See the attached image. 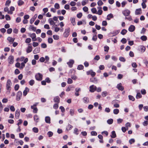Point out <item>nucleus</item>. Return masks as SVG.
<instances>
[{
    "mask_svg": "<svg viewBox=\"0 0 148 148\" xmlns=\"http://www.w3.org/2000/svg\"><path fill=\"white\" fill-rule=\"evenodd\" d=\"M12 83L11 80L8 79L7 80L6 84V88L8 90V94L10 93V90L11 86L12 85Z\"/></svg>",
    "mask_w": 148,
    "mask_h": 148,
    "instance_id": "f257e3e1",
    "label": "nucleus"
},
{
    "mask_svg": "<svg viewBox=\"0 0 148 148\" xmlns=\"http://www.w3.org/2000/svg\"><path fill=\"white\" fill-rule=\"evenodd\" d=\"M123 14L125 16H128L129 15L130 13V11L128 9H125L122 12Z\"/></svg>",
    "mask_w": 148,
    "mask_h": 148,
    "instance_id": "f03ea898",
    "label": "nucleus"
},
{
    "mask_svg": "<svg viewBox=\"0 0 148 148\" xmlns=\"http://www.w3.org/2000/svg\"><path fill=\"white\" fill-rule=\"evenodd\" d=\"M42 75L41 74L39 73L36 74L35 75L36 79L37 80H41L42 79Z\"/></svg>",
    "mask_w": 148,
    "mask_h": 148,
    "instance_id": "7ed1b4c3",
    "label": "nucleus"
},
{
    "mask_svg": "<svg viewBox=\"0 0 148 148\" xmlns=\"http://www.w3.org/2000/svg\"><path fill=\"white\" fill-rule=\"evenodd\" d=\"M22 94L21 92L20 91H19L18 92L16 95V100L18 101L20 100L22 97Z\"/></svg>",
    "mask_w": 148,
    "mask_h": 148,
    "instance_id": "20e7f679",
    "label": "nucleus"
},
{
    "mask_svg": "<svg viewBox=\"0 0 148 148\" xmlns=\"http://www.w3.org/2000/svg\"><path fill=\"white\" fill-rule=\"evenodd\" d=\"M38 104V103H36L35 104L31 106V108L33 110V112L34 113H36L38 111V109L36 106Z\"/></svg>",
    "mask_w": 148,
    "mask_h": 148,
    "instance_id": "39448f33",
    "label": "nucleus"
},
{
    "mask_svg": "<svg viewBox=\"0 0 148 148\" xmlns=\"http://www.w3.org/2000/svg\"><path fill=\"white\" fill-rule=\"evenodd\" d=\"M70 29L69 28H68L65 30V32L64 34V36L65 37H66L68 36L69 34V32Z\"/></svg>",
    "mask_w": 148,
    "mask_h": 148,
    "instance_id": "423d86ee",
    "label": "nucleus"
},
{
    "mask_svg": "<svg viewBox=\"0 0 148 148\" xmlns=\"http://www.w3.org/2000/svg\"><path fill=\"white\" fill-rule=\"evenodd\" d=\"M142 14L141 9L140 8L137 9L135 11V14L136 15H140Z\"/></svg>",
    "mask_w": 148,
    "mask_h": 148,
    "instance_id": "0eeeda50",
    "label": "nucleus"
},
{
    "mask_svg": "<svg viewBox=\"0 0 148 148\" xmlns=\"http://www.w3.org/2000/svg\"><path fill=\"white\" fill-rule=\"evenodd\" d=\"M90 91L91 92H93L96 90L97 87L94 85H92L90 86Z\"/></svg>",
    "mask_w": 148,
    "mask_h": 148,
    "instance_id": "6e6552de",
    "label": "nucleus"
},
{
    "mask_svg": "<svg viewBox=\"0 0 148 148\" xmlns=\"http://www.w3.org/2000/svg\"><path fill=\"white\" fill-rule=\"evenodd\" d=\"M8 60L10 64H12L14 62V57L12 56H9Z\"/></svg>",
    "mask_w": 148,
    "mask_h": 148,
    "instance_id": "1a4fd4ad",
    "label": "nucleus"
},
{
    "mask_svg": "<svg viewBox=\"0 0 148 148\" xmlns=\"http://www.w3.org/2000/svg\"><path fill=\"white\" fill-rule=\"evenodd\" d=\"M32 50V45H31L30 44H29V45L26 50L27 52V53H29L31 52Z\"/></svg>",
    "mask_w": 148,
    "mask_h": 148,
    "instance_id": "9d476101",
    "label": "nucleus"
},
{
    "mask_svg": "<svg viewBox=\"0 0 148 148\" xmlns=\"http://www.w3.org/2000/svg\"><path fill=\"white\" fill-rule=\"evenodd\" d=\"M97 9H98V11H97V14H98V15H101L103 12V11L102 10V8L101 7H98L97 8Z\"/></svg>",
    "mask_w": 148,
    "mask_h": 148,
    "instance_id": "9b49d317",
    "label": "nucleus"
},
{
    "mask_svg": "<svg viewBox=\"0 0 148 148\" xmlns=\"http://www.w3.org/2000/svg\"><path fill=\"white\" fill-rule=\"evenodd\" d=\"M117 88L119 90L121 91L123 90L124 89V87L122 86V84L121 83L117 84Z\"/></svg>",
    "mask_w": 148,
    "mask_h": 148,
    "instance_id": "f8f14e48",
    "label": "nucleus"
},
{
    "mask_svg": "<svg viewBox=\"0 0 148 148\" xmlns=\"http://www.w3.org/2000/svg\"><path fill=\"white\" fill-rule=\"evenodd\" d=\"M87 75H89L90 74L92 77H94L96 73L95 72L93 71H92L90 70L87 72Z\"/></svg>",
    "mask_w": 148,
    "mask_h": 148,
    "instance_id": "ddd939ff",
    "label": "nucleus"
},
{
    "mask_svg": "<svg viewBox=\"0 0 148 148\" xmlns=\"http://www.w3.org/2000/svg\"><path fill=\"white\" fill-rule=\"evenodd\" d=\"M29 89L27 87L25 88V90L23 92V95L24 96H25L27 94V92L29 91Z\"/></svg>",
    "mask_w": 148,
    "mask_h": 148,
    "instance_id": "4468645a",
    "label": "nucleus"
},
{
    "mask_svg": "<svg viewBox=\"0 0 148 148\" xmlns=\"http://www.w3.org/2000/svg\"><path fill=\"white\" fill-rule=\"evenodd\" d=\"M135 29V27L133 25H131L129 28V30L130 32H133Z\"/></svg>",
    "mask_w": 148,
    "mask_h": 148,
    "instance_id": "2eb2a0df",
    "label": "nucleus"
},
{
    "mask_svg": "<svg viewBox=\"0 0 148 148\" xmlns=\"http://www.w3.org/2000/svg\"><path fill=\"white\" fill-rule=\"evenodd\" d=\"M40 51V48L39 47H36L33 51V53L34 54L39 53Z\"/></svg>",
    "mask_w": 148,
    "mask_h": 148,
    "instance_id": "dca6fc26",
    "label": "nucleus"
},
{
    "mask_svg": "<svg viewBox=\"0 0 148 148\" xmlns=\"http://www.w3.org/2000/svg\"><path fill=\"white\" fill-rule=\"evenodd\" d=\"M75 95L76 96H78L79 95V92L81 91V89L80 88H76L75 89Z\"/></svg>",
    "mask_w": 148,
    "mask_h": 148,
    "instance_id": "f3484780",
    "label": "nucleus"
},
{
    "mask_svg": "<svg viewBox=\"0 0 148 148\" xmlns=\"http://www.w3.org/2000/svg\"><path fill=\"white\" fill-rule=\"evenodd\" d=\"M69 114L71 116H73L75 114V110L73 109H70L69 110Z\"/></svg>",
    "mask_w": 148,
    "mask_h": 148,
    "instance_id": "a211bd4d",
    "label": "nucleus"
},
{
    "mask_svg": "<svg viewBox=\"0 0 148 148\" xmlns=\"http://www.w3.org/2000/svg\"><path fill=\"white\" fill-rule=\"evenodd\" d=\"M74 62V61L73 60H70L67 63V64L70 67H72V65Z\"/></svg>",
    "mask_w": 148,
    "mask_h": 148,
    "instance_id": "6ab92c4d",
    "label": "nucleus"
},
{
    "mask_svg": "<svg viewBox=\"0 0 148 148\" xmlns=\"http://www.w3.org/2000/svg\"><path fill=\"white\" fill-rule=\"evenodd\" d=\"M20 111L19 110L16 111L15 113V117L17 119H18L20 116Z\"/></svg>",
    "mask_w": 148,
    "mask_h": 148,
    "instance_id": "aec40b11",
    "label": "nucleus"
},
{
    "mask_svg": "<svg viewBox=\"0 0 148 148\" xmlns=\"http://www.w3.org/2000/svg\"><path fill=\"white\" fill-rule=\"evenodd\" d=\"M14 10V7L11 6L10 8V10L8 12V13L10 14H12V12Z\"/></svg>",
    "mask_w": 148,
    "mask_h": 148,
    "instance_id": "412c9836",
    "label": "nucleus"
},
{
    "mask_svg": "<svg viewBox=\"0 0 148 148\" xmlns=\"http://www.w3.org/2000/svg\"><path fill=\"white\" fill-rule=\"evenodd\" d=\"M110 136L112 138H114L116 137V135L115 131H113L112 132Z\"/></svg>",
    "mask_w": 148,
    "mask_h": 148,
    "instance_id": "4be33fe9",
    "label": "nucleus"
},
{
    "mask_svg": "<svg viewBox=\"0 0 148 148\" xmlns=\"http://www.w3.org/2000/svg\"><path fill=\"white\" fill-rule=\"evenodd\" d=\"M45 121L46 123H50V118L49 117L47 116L45 118Z\"/></svg>",
    "mask_w": 148,
    "mask_h": 148,
    "instance_id": "5701e85b",
    "label": "nucleus"
},
{
    "mask_svg": "<svg viewBox=\"0 0 148 148\" xmlns=\"http://www.w3.org/2000/svg\"><path fill=\"white\" fill-rule=\"evenodd\" d=\"M37 16V14H35L34 16L30 20V23L31 24H32L35 20L36 16Z\"/></svg>",
    "mask_w": 148,
    "mask_h": 148,
    "instance_id": "b1692460",
    "label": "nucleus"
},
{
    "mask_svg": "<svg viewBox=\"0 0 148 148\" xmlns=\"http://www.w3.org/2000/svg\"><path fill=\"white\" fill-rule=\"evenodd\" d=\"M7 39L9 42L12 43L14 41V38L9 37Z\"/></svg>",
    "mask_w": 148,
    "mask_h": 148,
    "instance_id": "393cba45",
    "label": "nucleus"
},
{
    "mask_svg": "<svg viewBox=\"0 0 148 148\" xmlns=\"http://www.w3.org/2000/svg\"><path fill=\"white\" fill-rule=\"evenodd\" d=\"M113 15L111 13L107 15V19L108 20H110L111 18H113Z\"/></svg>",
    "mask_w": 148,
    "mask_h": 148,
    "instance_id": "a878e982",
    "label": "nucleus"
},
{
    "mask_svg": "<svg viewBox=\"0 0 148 148\" xmlns=\"http://www.w3.org/2000/svg\"><path fill=\"white\" fill-rule=\"evenodd\" d=\"M54 100L55 102L59 103L60 102V98L59 97H56L54 98Z\"/></svg>",
    "mask_w": 148,
    "mask_h": 148,
    "instance_id": "bb28decb",
    "label": "nucleus"
},
{
    "mask_svg": "<svg viewBox=\"0 0 148 148\" xmlns=\"http://www.w3.org/2000/svg\"><path fill=\"white\" fill-rule=\"evenodd\" d=\"M88 2V0H83L82 2V4L83 6L86 5L87 3Z\"/></svg>",
    "mask_w": 148,
    "mask_h": 148,
    "instance_id": "cd10ccee",
    "label": "nucleus"
},
{
    "mask_svg": "<svg viewBox=\"0 0 148 148\" xmlns=\"http://www.w3.org/2000/svg\"><path fill=\"white\" fill-rule=\"evenodd\" d=\"M83 101L85 103H87L89 101L88 98L87 97H84L83 99Z\"/></svg>",
    "mask_w": 148,
    "mask_h": 148,
    "instance_id": "c85d7f7f",
    "label": "nucleus"
},
{
    "mask_svg": "<svg viewBox=\"0 0 148 148\" xmlns=\"http://www.w3.org/2000/svg\"><path fill=\"white\" fill-rule=\"evenodd\" d=\"M71 23L73 25H74L75 24V19L73 18H71Z\"/></svg>",
    "mask_w": 148,
    "mask_h": 148,
    "instance_id": "c756f323",
    "label": "nucleus"
},
{
    "mask_svg": "<svg viewBox=\"0 0 148 148\" xmlns=\"http://www.w3.org/2000/svg\"><path fill=\"white\" fill-rule=\"evenodd\" d=\"M141 52H143L145 51V48L143 46H140L139 47Z\"/></svg>",
    "mask_w": 148,
    "mask_h": 148,
    "instance_id": "7c9ffc66",
    "label": "nucleus"
},
{
    "mask_svg": "<svg viewBox=\"0 0 148 148\" xmlns=\"http://www.w3.org/2000/svg\"><path fill=\"white\" fill-rule=\"evenodd\" d=\"M91 11L92 13L97 14V11L95 8H92L91 9Z\"/></svg>",
    "mask_w": 148,
    "mask_h": 148,
    "instance_id": "2f4dec72",
    "label": "nucleus"
},
{
    "mask_svg": "<svg viewBox=\"0 0 148 148\" xmlns=\"http://www.w3.org/2000/svg\"><path fill=\"white\" fill-rule=\"evenodd\" d=\"M73 126L69 124H68L66 127V130H71Z\"/></svg>",
    "mask_w": 148,
    "mask_h": 148,
    "instance_id": "473e14b6",
    "label": "nucleus"
},
{
    "mask_svg": "<svg viewBox=\"0 0 148 148\" xmlns=\"http://www.w3.org/2000/svg\"><path fill=\"white\" fill-rule=\"evenodd\" d=\"M131 124L130 123L127 122L125 124L126 128L128 130V127H131Z\"/></svg>",
    "mask_w": 148,
    "mask_h": 148,
    "instance_id": "72a5a7b5",
    "label": "nucleus"
},
{
    "mask_svg": "<svg viewBox=\"0 0 148 148\" xmlns=\"http://www.w3.org/2000/svg\"><path fill=\"white\" fill-rule=\"evenodd\" d=\"M24 3L23 1L21 0H19L18 1V4L19 6H21L23 5Z\"/></svg>",
    "mask_w": 148,
    "mask_h": 148,
    "instance_id": "f704fd0d",
    "label": "nucleus"
},
{
    "mask_svg": "<svg viewBox=\"0 0 148 148\" xmlns=\"http://www.w3.org/2000/svg\"><path fill=\"white\" fill-rule=\"evenodd\" d=\"M49 21L50 24L51 25H53L55 24L54 22L51 18L49 19Z\"/></svg>",
    "mask_w": 148,
    "mask_h": 148,
    "instance_id": "c9c22d12",
    "label": "nucleus"
},
{
    "mask_svg": "<svg viewBox=\"0 0 148 148\" xmlns=\"http://www.w3.org/2000/svg\"><path fill=\"white\" fill-rule=\"evenodd\" d=\"M113 119H108L107 121V122L108 123V124H112L113 123Z\"/></svg>",
    "mask_w": 148,
    "mask_h": 148,
    "instance_id": "e433bc0d",
    "label": "nucleus"
},
{
    "mask_svg": "<svg viewBox=\"0 0 148 148\" xmlns=\"http://www.w3.org/2000/svg\"><path fill=\"white\" fill-rule=\"evenodd\" d=\"M140 38L143 41H146L147 40V37L145 36H141Z\"/></svg>",
    "mask_w": 148,
    "mask_h": 148,
    "instance_id": "4c0bfd02",
    "label": "nucleus"
},
{
    "mask_svg": "<svg viewBox=\"0 0 148 148\" xmlns=\"http://www.w3.org/2000/svg\"><path fill=\"white\" fill-rule=\"evenodd\" d=\"M143 2L141 4V5L142 7V8L143 9H145L146 7V5L144 2V0H143Z\"/></svg>",
    "mask_w": 148,
    "mask_h": 148,
    "instance_id": "58836bf2",
    "label": "nucleus"
},
{
    "mask_svg": "<svg viewBox=\"0 0 148 148\" xmlns=\"http://www.w3.org/2000/svg\"><path fill=\"white\" fill-rule=\"evenodd\" d=\"M32 130L35 133H38V128L36 127H34L33 128Z\"/></svg>",
    "mask_w": 148,
    "mask_h": 148,
    "instance_id": "ea45409f",
    "label": "nucleus"
},
{
    "mask_svg": "<svg viewBox=\"0 0 148 148\" xmlns=\"http://www.w3.org/2000/svg\"><path fill=\"white\" fill-rule=\"evenodd\" d=\"M142 95L140 93H138L136 96V98L137 99H138L141 98Z\"/></svg>",
    "mask_w": 148,
    "mask_h": 148,
    "instance_id": "a19ab883",
    "label": "nucleus"
},
{
    "mask_svg": "<svg viewBox=\"0 0 148 148\" xmlns=\"http://www.w3.org/2000/svg\"><path fill=\"white\" fill-rule=\"evenodd\" d=\"M119 112V110L117 109H114L113 110V112L115 114H117Z\"/></svg>",
    "mask_w": 148,
    "mask_h": 148,
    "instance_id": "79ce46f5",
    "label": "nucleus"
},
{
    "mask_svg": "<svg viewBox=\"0 0 148 148\" xmlns=\"http://www.w3.org/2000/svg\"><path fill=\"white\" fill-rule=\"evenodd\" d=\"M54 7L56 9H59L60 8L59 4L57 3H56L54 5Z\"/></svg>",
    "mask_w": 148,
    "mask_h": 148,
    "instance_id": "37998d69",
    "label": "nucleus"
},
{
    "mask_svg": "<svg viewBox=\"0 0 148 148\" xmlns=\"http://www.w3.org/2000/svg\"><path fill=\"white\" fill-rule=\"evenodd\" d=\"M129 142L130 144H132L135 142V140L134 139L132 138L130 140Z\"/></svg>",
    "mask_w": 148,
    "mask_h": 148,
    "instance_id": "c03bdc74",
    "label": "nucleus"
},
{
    "mask_svg": "<svg viewBox=\"0 0 148 148\" xmlns=\"http://www.w3.org/2000/svg\"><path fill=\"white\" fill-rule=\"evenodd\" d=\"M34 120L36 122H38L39 120V118L37 115H35L34 117Z\"/></svg>",
    "mask_w": 148,
    "mask_h": 148,
    "instance_id": "a18cd8bd",
    "label": "nucleus"
},
{
    "mask_svg": "<svg viewBox=\"0 0 148 148\" xmlns=\"http://www.w3.org/2000/svg\"><path fill=\"white\" fill-rule=\"evenodd\" d=\"M53 37L54 40H58L59 38V36L58 35H54L53 36Z\"/></svg>",
    "mask_w": 148,
    "mask_h": 148,
    "instance_id": "49530a36",
    "label": "nucleus"
},
{
    "mask_svg": "<svg viewBox=\"0 0 148 148\" xmlns=\"http://www.w3.org/2000/svg\"><path fill=\"white\" fill-rule=\"evenodd\" d=\"M97 4L99 6H101L103 4V3L101 1L99 0L98 1Z\"/></svg>",
    "mask_w": 148,
    "mask_h": 148,
    "instance_id": "de8ad7c7",
    "label": "nucleus"
},
{
    "mask_svg": "<svg viewBox=\"0 0 148 148\" xmlns=\"http://www.w3.org/2000/svg\"><path fill=\"white\" fill-rule=\"evenodd\" d=\"M34 83V80L32 79L29 82V84L31 86H32Z\"/></svg>",
    "mask_w": 148,
    "mask_h": 148,
    "instance_id": "09e8293b",
    "label": "nucleus"
},
{
    "mask_svg": "<svg viewBox=\"0 0 148 148\" xmlns=\"http://www.w3.org/2000/svg\"><path fill=\"white\" fill-rule=\"evenodd\" d=\"M30 36L32 39L35 38H36V35L35 33H32L30 34Z\"/></svg>",
    "mask_w": 148,
    "mask_h": 148,
    "instance_id": "8fccbe9b",
    "label": "nucleus"
},
{
    "mask_svg": "<svg viewBox=\"0 0 148 148\" xmlns=\"http://www.w3.org/2000/svg\"><path fill=\"white\" fill-rule=\"evenodd\" d=\"M83 10L85 12H87L88 11V9L86 6L82 8Z\"/></svg>",
    "mask_w": 148,
    "mask_h": 148,
    "instance_id": "3c124183",
    "label": "nucleus"
},
{
    "mask_svg": "<svg viewBox=\"0 0 148 148\" xmlns=\"http://www.w3.org/2000/svg\"><path fill=\"white\" fill-rule=\"evenodd\" d=\"M128 97L129 99L130 100H132V101H134L135 100V98L133 96L130 95L128 96Z\"/></svg>",
    "mask_w": 148,
    "mask_h": 148,
    "instance_id": "603ef678",
    "label": "nucleus"
},
{
    "mask_svg": "<svg viewBox=\"0 0 148 148\" xmlns=\"http://www.w3.org/2000/svg\"><path fill=\"white\" fill-rule=\"evenodd\" d=\"M119 60L123 62H125V59L123 57H121L119 58Z\"/></svg>",
    "mask_w": 148,
    "mask_h": 148,
    "instance_id": "864d4df0",
    "label": "nucleus"
},
{
    "mask_svg": "<svg viewBox=\"0 0 148 148\" xmlns=\"http://www.w3.org/2000/svg\"><path fill=\"white\" fill-rule=\"evenodd\" d=\"M127 32V31L125 29H123L122 30L121 33L122 34L124 35Z\"/></svg>",
    "mask_w": 148,
    "mask_h": 148,
    "instance_id": "5fc2aeb1",
    "label": "nucleus"
},
{
    "mask_svg": "<svg viewBox=\"0 0 148 148\" xmlns=\"http://www.w3.org/2000/svg\"><path fill=\"white\" fill-rule=\"evenodd\" d=\"M31 41V39L30 38H27L25 41V42L26 43H30Z\"/></svg>",
    "mask_w": 148,
    "mask_h": 148,
    "instance_id": "6e6d98bb",
    "label": "nucleus"
},
{
    "mask_svg": "<svg viewBox=\"0 0 148 148\" xmlns=\"http://www.w3.org/2000/svg\"><path fill=\"white\" fill-rule=\"evenodd\" d=\"M76 4V3L74 1H72L70 3V5L72 6H75Z\"/></svg>",
    "mask_w": 148,
    "mask_h": 148,
    "instance_id": "4d7b16f0",
    "label": "nucleus"
},
{
    "mask_svg": "<svg viewBox=\"0 0 148 148\" xmlns=\"http://www.w3.org/2000/svg\"><path fill=\"white\" fill-rule=\"evenodd\" d=\"M73 81L71 78H68L67 81V83L69 84H71L73 83Z\"/></svg>",
    "mask_w": 148,
    "mask_h": 148,
    "instance_id": "13d9d810",
    "label": "nucleus"
},
{
    "mask_svg": "<svg viewBox=\"0 0 148 148\" xmlns=\"http://www.w3.org/2000/svg\"><path fill=\"white\" fill-rule=\"evenodd\" d=\"M84 66L82 65H79L77 67V69L78 70H81L83 69Z\"/></svg>",
    "mask_w": 148,
    "mask_h": 148,
    "instance_id": "bf43d9fd",
    "label": "nucleus"
},
{
    "mask_svg": "<svg viewBox=\"0 0 148 148\" xmlns=\"http://www.w3.org/2000/svg\"><path fill=\"white\" fill-rule=\"evenodd\" d=\"M82 16V13L80 12L77 15V17L78 18H80Z\"/></svg>",
    "mask_w": 148,
    "mask_h": 148,
    "instance_id": "052dcab7",
    "label": "nucleus"
},
{
    "mask_svg": "<svg viewBox=\"0 0 148 148\" xmlns=\"http://www.w3.org/2000/svg\"><path fill=\"white\" fill-rule=\"evenodd\" d=\"M53 42V40L52 38H49L48 39V42L49 43H52Z\"/></svg>",
    "mask_w": 148,
    "mask_h": 148,
    "instance_id": "680f3d73",
    "label": "nucleus"
},
{
    "mask_svg": "<svg viewBox=\"0 0 148 148\" xmlns=\"http://www.w3.org/2000/svg\"><path fill=\"white\" fill-rule=\"evenodd\" d=\"M47 135L49 137H51L53 135V133L51 132H49L47 133Z\"/></svg>",
    "mask_w": 148,
    "mask_h": 148,
    "instance_id": "e2e57ef3",
    "label": "nucleus"
},
{
    "mask_svg": "<svg viewBox=\"0 0 148 148\" xmlns=\"http://www.w3.org/2000/svg\"><path fill=\"white\" fill-rule=\"evenodd\" d=\"M11 3V1L10 0H8L6 1L5 3V5L9 6V4Z\"/></svg>",
    "mask_w": 148,
    "mask_h": 148,
    "instance_id": "0e129e2a",
    "label": "nucleus"
},
{
    "mask_svg": "<svg viewBox=\"0 0 148 148\" xmlns=\"http://www.w3.org/2000/svg\"><path fill=\"white\" fill-rule=\"evenodd\" d=\"M78 129L77 128H75L74 130V133L76 135L78 134Z\"/></svg>",
    "mask_w": 148,
    "mask_h": 148,
    "instance_id": "69168bd1",
    "label": "nucleus"
},
{
    "mask_svg": "<svg viewBox=\"0 0 148 148\" xmlns=\"http://www.w3.org/2000/svg\"><path fill=\"white\" fill-rule=\"evenodd\" d=\"M121 42L123 44H125L127 42V40L125 38H123L121 40Z\"/></svg>",
    "mask_w": 148,
    "mask_h": 148,
    "instance_id": "338daca9",
    "label": "nucleus"
},
{
    "mask_svg": "<svg viewBox=\"0 0 148 148\" xmlns=\"http://www.w3.org/2000/svg\"><path fill=\"white\" fill-rule=\"evenodd\" d=\"M69 5L68 4H66L64 6V8L66 10H69Z\"/></svg>",
    "mask_w": 148,
    "mask_h": 148,
    "instance_id": "774afa93",
    "label": "nucleus"
}]
</instances>
